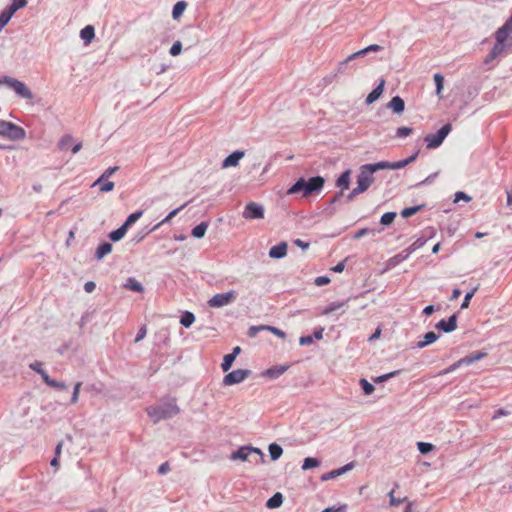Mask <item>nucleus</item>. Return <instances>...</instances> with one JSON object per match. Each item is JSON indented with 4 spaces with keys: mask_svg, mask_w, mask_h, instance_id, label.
Segmentation results:
<instances>
[{
    "mask_svg": "<svg viewBox=\"0 0 512 512\" xmlns=\"http://www.w3.org/2000/svg\"><path fill=\"white\" fill-rule=\"evenodd\" d=\"M412 132H413V129H412V128L403 126V127H399V128L396 130V136H397V137H400V138H402V137H407V136H409L410 134H412Z\"/></svg>",
    "mask_w": 512,
    "mask_h": 512,
    "instance_id": "obj_50",
    "label": "nucleus"
},
{
    "mask_svg": "<svg viewBox=\"0 0 512 512\" xmlns=\"http://www.w3.org/2000/svg\"><path fill=\"white\" fill-rule=\"evenodd\" d=\"M268 451L272 461L278 460L283 454L282 447L277 443H271L268 447Z\"/></svg>",
    "mask_w": 512,
    "mask_h": 512,
    "instance_id": "obj_28",
    "label": "nucleus"
},
{
    "mask_svg": "<svg viewBox=\"0 0 512 512\" xmlns=\"http://www.w3.org/2000/svg\"><path fill=\"white\" fill-rule=\"evenodd\" d=\"M365 169L369 170L368 172H372L373 174L379 170L390 169L389 161H380L372 164H365Z\"/></svg>",
    "mask_w": 512,
    "mask_h": 512,
    "instance_id": "obj_27",
    "label": "nucleus"
},
{
    "mask_svg": "<svg viewBox=\"0 0 512 512\" xmlns=\"http://www.w3.org/2000/svg\"><path fill=\"white\" fill-rule=\"evenodd\" d=\"M313 343V336L311 335H306V336H301L300 339H299V344L300 345H311Z\"/></svg>",
    "mask_w": 512,
    "mask_h": 512,
    "instance_id": "obj_63",
    "label": "nucleus"
},
{
    "mask_svg": "<svg viewBox=\"0 0 512 512\" xmlns=\"http://www.w3.org/2000/svg\"><path fill=\"white\" fill-rule=\"evenodd\" d=\"M146 334H147V328H146V326H145V325H143V326H142V327H140V329L138 330V333H137V335H136V337H135L134 342H135V343L140 342L141 340H143V339L145 338Z\"/></svg>",
    "mask_w": 512,
    "mask_h": 512,
    "instance_id": "obj_57",
    "label": "nucleus"
},
{
    "mask_svg": "<svg viewBox=\"0 0 512 512\" xmlns=\"http://www.w3.org/2000/svg\"><path fill=\"white\" fill-rule=\"evenodd\" d=\"M451 130V124L447 123L443 125L435 134L426 135L424 141L427 144V148L434 149L439 147L443 143L444 139L451 132Z\"/></svg>",
    "mask_w": 512,
    "mask_h": 512,
    "instance_id": "obj_7",
    "label": "nucleus"
},
{
    "mask_svg": "<svg viewBox=\"0 0 512 512\" xmlns=\"http://www.w3.org/2000/svg\"><path fill=\"white\" fill-rule=\"evenodd\" d=\"M417 446L419 452L423 455L430 453L434 449V445L428 442H418Z\"/></svg>",
    "mask_w": 512,
    "mask_h": 512,
    "instance_id": "obj_45",
    "label": "nucleus"
},
{
    "mask_svg": "<svg viewBox=\"0 0 512 512\" xmlns=\"http://www.w3.org/2000/svg\"><path fill=\"white\" fill-rule=\"evenodd\" d=\"M265 330L272 332L274 335L282 339L286 337L285 332L278 329L277 327L267 325V327H265Z\"/></svg>",
    "mask_w": 512,
    "mask_h": 512,
    "instance_id": "obj_55",
    "label": "nucleus"
},
{
    "mask_svg": "<svg viewBox=\"0 0 512 512\" xmlns=\"http://www.w3.org/2000/svg\"><path fill=\"white\" fill-rule=\"evenodd\" d=\"M388 496H389V502H390L391 506H399L400 504H402L407 499V498H396L394 496V490L390 491L388 493Z\"/></svg>",
    "mask_w": 512,
    "mask_h": 512,
    "instance_id": "obj_49",
    "label": "nucleus"
},
{
    "mask_svg": "<svg viewBox=\"0 0 512 512\" xmlns=\"http://www.w3.org/2000/svg\"><path fill=\"white\" fill-rule=\"evenodd\" d=\"M320 460L314 457H307L304 459L302 464L303 470H308L320 466Z\"/></svg>",
    "mask_w": 512,
    "mask_h": 512,
    "instance_id": "obj_36",
    "label": "nucleus"
},
{
    "mask_svg": "<svg viewBox=\"0 0 512 512\" xmlns=\"http://www.w3.org/2000/svg\"><path fill=\"white\" fill-rule=\"evenodd\" d=\"M42 362L40 361H35L33 363H31L29 365L30 369H32L33 371H35L36 373H38L41 377H42V380L44 381V383L46 384V380L49 381V379L51 378L47 372L45 370L42 369Z\"/></svg>",
    "mask_w": 512,
    "mask_h": 512,
    "instance_id": "obj_29",
    "label": "nucleus"
},
{
    "mask_svg": "<svg viewBox=\"0 0 512 512\" xmlns=\"http://www.w3.org/2000/svg\"><path fill=\"white\" fill-rule=\"evenodd\" d=\"M353 467H354V462L347 463L346 465H344V466H342V467H340L338 469H334L332 471L324 473L321 476V480L322 481H328V480L335 479L336 477L341 476L344 473L350 471Z\"/></svg>",
    "mask_w": 512,
    "mask_h": 512,
    "instance_id": "obj_15",
    "label": "nucleus"
},
{
    "mask_svg": "<svg viewBox=\"0 0 512 512\" xmlns=\"http://www.w3.org/2000/svg\"><path fill=\"white\" fill-rule=\"evenodd\" d=\"M81 385H82L81 382H77L74 385V389H73V393H72V397H71V403L72 404H75L78 401L79 391H80Z\"/></svg>",
    "mask_w": 512,
    "mask_h": 512,
    "instance_id": "obj_56",
    "label": "nucleus"
},
{
    "mask_svg": "<svg viewBox=\"0 0 512 512\" xmlns=\"http://www.w3.org/2000/svg\"><path fill=\"white\" fill-rule=\"evenodd\" d=\"M123 287L125 289L131 290L134 292H138V293H141L144 290L143 285L133 277H129L126 280V282L124 283Z\"/></svg>",
    "mask_w": 512,
    "mask_h": 512,
    "instance_id": "obj_22",
    "label": "nucleus"
},
{
    "mask_svg": "<svg viewBox=\"0 0 512 512\" xmlns=\"http://www.w3.org/2000/svg\"><path fill=\"white\" fill-rule=\"evenodd\" d=\"M142 214H143L142 211H136V212L130 214L122 225L128 229L132 224H134L142 216Z\"/></svg>",
    "mask_w": 512,
    "mask_h": 512,
    "instance_id": "obj_38",
    "label": "nucleus"
},
{
    "mask_svg": "<svg viewBox=\"0 0 512 512\" xmlns=\"http://www.w3.org/2000/svg\"><path fill=\"white\" fill-rule=\"evenodd\" d=\"M363 193L358 187H355L347 196V201H352L357 195Z\"/></svg>",
    "mask_w": 512,
    "mask_h": 512,
    "instance_id": "obj_64",
    "label": "nucleus"
},
{
    "mask_svg": "<svg viewBox=\"0 0 512 512\" xmlns=\"http://www.w3.org/2000/svg\"><path fill=\"white\" fill-rule=\"evenodd\" d=\"M439 337H440L439 334L435 333L434 331H429V332L424 334L423 340H420L416 344V347L419 348V349L425 348L426 346H428V345L434 343L435 341H437Z\"/></svg>",
    "mask_w": 512,
    "mask_h": 512,
    "instance_id": "obj_20",
    "label": "nucleus"
},
{
    "mask_svg": "<svg viewBox=\"0 0 512 512\" xmlns=\"http://www.w3.org/2000/svg\"><path fill=\"white\" fill-rule=\"evenodd\" d=\"M423 208H424V204L413 206V207H406L401 211L400 214L403 218H409V217L413 216L414 214H416L417 212H419L420 210H422Z\"/></svg>",
    "mask_w": 512,
    "mask_h": 512,
    "instance_id": "obj_33",
    "label": "nucleus"
},
{
    "mask_svg": "<svg viewBox=\"0 0 512 512\" xmlns=\"http://www.w3.org/2000/svg\"><path fill=\"white\" fill-rule=\"evenodd\" d=\"M496 43L490 53L485 57L484 63L489 64L491 61L500 56L506 48L512 46L511 34H496Z\"/></svg>",
    "mask_w": 512,
    "mask_h": 512,
    "instance_id": "obj_4",
    "label": "nucleus"
},
{
    "mask_svg": "<svg viewBox=\"0 0 512 512\" xmlns=\"http://www.w3.org/2000/svg\"><path fill=\"white\" fill-rule=\"evenodd\" d=\"M252 371L249 369H237L226 374L223 378V385L231 386L243 382L251 375Z\"/></svg>",
    "mask_w": 512,
    "mask_h": 512,
    "instance_id": "obj_10",
    "label": "nucleus"
},
{
    "mask_svg": "<svg viewBox=\"0 0 512 512\" xmlns=\"http://www.w3.org/2000/svg\"><path fill=\"white\" fill-rule=\"evenodd\" d=\"M462 365H464V363L462 362V358H461L458 361H456L455 363H453L452 365H450L449 367H447L446 369L442 370L439 373V375H446L448 373H451Z\"/></svg>",
    "mask_w": 512,
    "mask_h": 512,
    "instance_id": "obj_48",
    "label": "nucleus"
},
{
    "mask_svg": "<svg viewBox=\"0 0 512 512\" xmlns=\"http://www.w3.org/2000/svg\"><path fill=\"white\" fill-rule=\"evenodd\" d=\"M72 142H73V137L71 135H64L60 139V141L58 143V147L61 150L68 149L71 146Z\"/></svg>",
    "mask_w": 512,
    "mask_h": 512,
    "instance_id": "obj_42",
    "label": "nucleus"
},
{
    "mask_svg": "<svg viewBox=\"0 0 512 512\" xmlns=\"http://www.w3.org/2000/svg\"><path fill=\"white\" fill-rule=\"evenodd\" d=\"M183 48V44L181 41H175L173 45L171 46L169 53L171 56L175 57L178 56Z\"/></svg>",
    "mask_w": 512,
    "mask_h": 512,
    "instance_id": "obj_47",
    "label": "nucleus"
},
{
    "mask_svg": "<svg viewBox=\"0 0 512 512\" xmlns=\"http://www.w3.org/2000/svg\"><path fill=\"white\" fill-rule=\"evenodd\" d=\"M287 243L282 241L279 244L273 246L269 250V257L273 259L284 258L287 254Z\"/></svg>",
    "mask_w": 512,
    "mask_h": 512,
    "instance_id": "obj_17",
    "label": "nucleus"
},
{
    "mask_svg": "<svg viewBox=\"0 0 512 512\" xmlns=\"http://www.w3.org/2000/svg\"><path fill=\"white\" fill-rule=\"evenodd\" d=\"M316 286H324L330 283V278L327 276H319L314 280Z\"/></svg>",
    "mask_w": 512,
    "mask_h": 512,
    "instance_id": "obj_58",
    "label": "nucleus"
},
{
    "mask_svg": "<svg viewBox=\"0 0 512 512\" xmlns=\"http://www.w3.org/2000/svg\"><path fill=\"white\" fill-rule=\"evenodd\" d=\"M127 230V228L121 225L119 228L109 233L110 240L113 242L120 241L125 236Z\"/></svg>",
    "mask_w": 512,
    "mask_h": 512,
    "instance_id": "obj_32",
    "label": "nucleus"
},
{
    "mask_svg": "<svg viewBox=\"0 0 512 512\" xmlns=\"http://www.w3.org/2000/svg\"><path fill=\"white\" fill-rule=\"evenodd\" d=\"M242 215L245 219H263L264 207L261 204L249 202L246 204Z\"/></svg>",
    "mask_w": 512,
    "mask_h": 512,
    "instance_id": "obj_12",
    "label": "nucleus"
},
{
    "mask_svg": "<svg viewBox=\"0 0 512 512\" xmlns=\"http://www.w3.org/2000/svg\"><path fill=\"white\" fill-rule=\"evenodd\" d=\"M400 372H401L400 370H395V371L389 372L387 374L380 375L378 377L373 378V382L376 384L385 382L393 377H396L397 375L400 374Z\"/></svg>",
    "mask_w": 512,
    "mask_h": 512,
    "instance_id": "obj_37",
    "label": "nucleus"
},
{
    "mask_svg": "<svg viewBox=\"0 0 512 512\" xmlns=\"http://www.w3.org/2000/svg\"><path fill=\"white\" fill-rule=\"evenodd\" d=\"M27 4V0H13L11 5H9L11 8L15 9L17 11L18 9L24 7Z\"/></svg>",
    "mask_w": 512,
    "mask_h": 512,
    "instance_id": "obj_62",
    "label": "nucleus"
},
{
    "mask_svg": "<svg viewBox=\"0 0 512 512\" xmlns=\"http://www.w3.org/2000/svg\"><path fill=\"white\" fill-rule=\"evenodd\" d=\"M486 356H487L486 352L477 351V352H473V353L463 357L462 362L464 363V365H471L474 362L485 358Z\"/></svg>",
    "mask_w": 512,
    "mask_h": 512,
    "instance_id": "obj_24",
    "label": "nucleus"
},
{
    "mask_svg": "<svg viewBox=\"0 0 512 512\" xmlns=\"http://www.w3.org/2000/svg\"><path fill=\"white\" fill-rule=\"evenodd\" d=\"M195 321V316L192 312L185 311L181 317H180V324L185 327L189 328Z\"/></svg>",
    "mask_w": 512,
    "mask_h": 512,
    "instance_id": "obj_31",
    "label": "nucleus"
},
{
    "mask_svg": "<svg viewBox=\"0 0 512 512\" xmlns=\"http://www.w3.org/2000/svg\"><path fill=\"white\" fill-rule=\"evenodd\" d=\"M325 183V179L322 176H314L306 180L301 177L298 179L288 190L287 194L302 193L304 197H307L315 192H319Z\"/></svg>",
    "mask_w": 512,
    "mask_h": 512,
    "instance_id": "obj_1",
    "label": "nucleus"
},
{
    "mask_svg": "<svg viewBox=\"0 0 512 512\" xmlns=\"http://www.w3.org/2000/svg\"><path fill=\"white\" fill-rule=\"evenodd\" d=\"M350 301V298H348L347 300L345 301H342V302H333V303H330L323 311H322V314L323 315H329L331 314L332 312L344 307L348 302Z\"/></svg>",
    "mask_w": 512,
    "mask_h": 512,
    "instance_id": "obj_30",
    "label": "nucleus"
},
{
    "mask_svg": "<svg viewBox=\"0 0 512 512\" xmlns=\"http://www.w3.org/2000/svg\"><path fill=\"white\" fill-rule=\"evenodd\" d=\"M350 176H351V170L347 169L343 173L340 174V176L336 180V187L340 188L341 190L337 192L332 199L330 200V203L328 207L325 209V212L329 216H333L336 212V209L334 205L338 202H340L341 198L343 197V191L348 189L350 187Z\"/></svg>",
    "mask_w": 512,
    "mask_h": 512,
    "instance_id": "obj_3",
    "label": "nucleus"
},
{
    "mask_svg": "<svg viewBox=\"0 0 512 512\" xmlns=\"http://www.w3.org/2000/svg\"><path fill=\"white\" fill-rule=\"evenodd\" d=\"M255 453L259 455L260 462H264V454L261 451V449L256 447H250V446H242L236 451L232 452L230 459L231 460H241V461H247L249 459L250 454Z\"/></svg>",
    "mask_w": 512,
    "mask_h": 512,
    "instance_id": "obj_9",
    "label": "nucleus"
},
{
    "mask_svg": "<svg viewBox=\"0 0 512 512\" xmlns=\"http://www.w3.org/2000/svg\"><path fill=\"white\" fill-rule=\"evenodd\" d=\"M46 384L50 387H53V388H57V389H60V390H65L67 389V386L64 382H58L52 378L48 380H46Z\"/></svg>",
    "mask_w": 512,
    "mask_h": 512,
    "instance_id": "obj_51",
    "label": "nucleus"
},
{
    "mask_svg": "<svg viewBox=\"0 0 512 512\" xmlns=\"http://www.w3.org/2000/svg\"><path fill=\"white\" fill-rule=\"evenodd\" d=\"M348 64H349V62L346 59L339 62L338 66H337V73H340V74L347 73Z\"/></svg>",
    "mask_w": 512,
    "mask_h": 512,
    "instance_id": "obj_61",
    "label": "nucleus"
},
{
    "mask_svg": "<svg viewBox=\"0 0 512 512\" xmlns=\"http://www.w3.org/2000/svg\"><path fill=\"white\" fill-rule=\"evenodd\" d=\"M235 358H233L230 354H226L223 358V362L221 364V368L224 372H227L232 367Z\"/></svg>",
    "mask_w": 512,
    "mask_h": 512,
    "instance_id": "obj_43",
    "label": "nucleus"
},
{
    "mask_svg": "<svg viewBox=\"0 0 512 512\" xmlns=\"http://www.w3.org/2000/svg\"><path fill=\"white\" fill-rule=\"evenodd\" d=\"M384 86H385V80L381 79L379 84L368 94V96L366 97L365 103L367 105H370V104L374 103L375 101H377L384 91Z\"/></svg>",
    "mask_w": 512,
    "mask_h": 512,
    "instance_id": "obj_18",
    "label": "nucleus"
},
{
    "mask_svg": "<svg viewBox=\"0 0 512 512\" xmlns=\"http://www.w3.org/2000/svg\"><path fill=\"white\" fill-rule=\"evenodd\" d=\"M435 328L445 333H451L457 328V313L452 314L448 320L441 319Z\"/></svg>",
    "mask_w": 512,
    "mask_h": 512,
    "instance_id": "obj_13",
    "label": "nucleus"
},
{
    "mask_svg": "<svg viewBox=\"0 0 512 512\" xmlns=\"http://www.w3.org/2000/svg\"><path fill=\"white\" fill-rule=\"evenodd\" d=\"M359 383L365 395H371L374 392L375 388L373 384L368 382L366 379H360Z\"/></svg>",
    "mask_w": 512,
    "mask_h": 512,
    "instance_id": "obj_40",
    "label": "nucleus"
},
{
    "mask_svg": "<svg viewBox=\"0 0 512 512\" xmlns=\"http://www.w3.org/2000/svg\"><path fill=\"white\" fill-rule=\"evenodd\" d=\"M410 254H411L410 251L408 249H405L401 253L392 257L389 261L391 264L396 265V264L400 263L401 261L407 259Z\"/></svg>",
    "mask_w": 512,
    "mask_h": 512,
    "instance_id": "obj_39",
    "label": "nucleus"
},
{
    "mask_svg": "<svg viewBox=\"0 0 512 512\" xmlns=\"http://www.w3.org/2000/svg\"><path fill=\"white\" fill-rule=\"evenodd\" d=\"M478 290V286L474 287L471 291L467 292L464 296V300L461 304V309H466L469 307L470 300L474 296L475 292Z\"/></svg>",
    "mask_w": 512,
    "mask_h": 512,
    "instance_id": "obj_46",
    "label": "nucleus"
},
{
    "mask_svg": "<svg viewBox=\"0 0 512 512\" xmlns=\"http://www.w3.org/2000/svg\"><path fill=\"white\" fill-rule=\"evenodd\" d=\"M99 185H101L99 190H100V192H103V193L110 192L114 188V183L111 181H106L105 183H100Z\"/></svg>",
    "mask_w": 512,
    "mask_h": 512,
    "instance_id": "obj_59",
    "label": "nucleus"
},
{
    "mask_svg": "<svg viewBox=\"0 0 512 512\" xmlns=\"http://www.w3.org/2000/svg\"><path fill=\"white\" fill-rule=\"evenodd\" d=\"M147 414L154 423L161 420L170 419L180 412L175 399H170L158 405L150 406L146 409Z\"/></svg>",
    "mask_w": 512,
    "mask_h": 512,
    "instance_id": "obj_2",
    "label": "nucleus"
},
{
    "mask_svg": "<svg viewBox=\"0 0 512 512\" xmlns=\"http://www.w3.org/2000/svg\"><path fill=\"white\" fill-rule=\"evenodd\" d=\"M118 170L117 166L107 168L103 174L92 184V187L99 185Z\"/></svg>",
    "mask_w": 512,
    "mask_h": 512,
    "instance_id": "obj_34",
    "label": "nucleus"
},
{
    "mask_svg": "<svg viewBox=\"0 0 512 512\" xmlns=\"http://www.w3.org/2000/svg\"><path fill=\"white\" fill-rule=\"evenodd\" d=\"M434 81L436 85V94L441 97V91L443 89L444 77L440 73L434 75Z\"/></svg>",
    "mask_w": 512,
    "mask_h": 512,
    "instance_id": "obj_44",
    "label": "nucleus"
},
{
    "mask_svg": "<svg viewBox=\"0 0 512 512\" xmlns=\"http://www.w3.org/2000/svg\"><path fill=\"white\" fill-rule=\"evenodd\" d=\"M0 136L12 141H19L26 137V132L18 125L0 119Z\"/></svg>",
    "mask_w": 512,
    "mask_h": 512,
    "instance_id": "obj_5",
    "label": "nucleus"
},
{
    "mask_svg": "<svg viewBox=\"0 0 512 512\" xmlns=\"http://www.w3.org/2000/svg\"><path fill=\"white\" fill-rule=\"evenodd\" d=\"M112 251V244L109 242L101 243L95 252V258L97 260L103 259L106 255H108Z\"/></svg>",
    "mask_w": 512,
    "mask_h": 512,
    "instance_id": "obj_21",
    "label": "nucleus"
},
{
    "mask_svg": "<svg viewBox=\"0 0 512 512\" xmlns=\"http://www.w3.org/2000/svg\"><path fill=\"white\" fill-rule=\"evenodd\" d=\"M283 503V495L280 492H276L273 496H271L267 502L266 507L269 509H275L282 505Z\"/></svg>",
    "mask_w": 512,
    "mask_h": 512,
    "instance_id": "obj_25",
    "label": "nucleus"
},
{
    "mask_svg": "<svg viewBox=\"0 0 512 512\" xmlns=\"http://www.w3.org/2000/svg\"><path fill=\"white\" fill-rule=\"evenodd\" d=\"M460 200H463L465 202H469V201H471V197L468 194H466V193H464L462 191H458V192L455 193L454 202L457 203Z\"/></svg>",
    "mask_w": 512,
    "mask_h": 512,
    "instance_id": "obj_53",
    "label": "nucleus"
},
{
    "mask_svg": "<svg viewBox=\"0 0 512 512\" xmlns=\"http://www.w3.org/2000/svg\"><path fill=\"white\" fill-rule=\"evenodd\" d=\"M425 243H426V240L424 238H418L415 242H413L410 245L408 250L410 251V253H412L413 251H415V250L419 249L420 247H422Z\"/></svg>",
    "mask_w": 512,
    "mask_h": 512,
    "instance_id": "obj_52",
    "label": "nucleus"
},
{
    "mask_svg": "<svg viewBox=\"0 0 512 512\" xmlns=\"http://www.w3.org/2000/svg\"><path fill=\"white\" fill-rule=\"evenodd\" d=\"M0 84H5L9 88L13 89L15 93L27 100H32L34 98L31 90L21 81L12 78L10 76H2L0 77Z\"/></svg>",
    "mask_w": 512,
    "mask_h": 512,
    "instance_id": "obj_6",
    "label": "nucleus"
},
{
    "mask_svg": "<svg viewBox=\"0 0 512 512\" xmlns=\"http://www.w3.org/2000/svg\"><path fill=\"white\" fill-rule=\"evenodd\" d=\"M208 226H209V224L206 221L199 223L192 229L191 235L197 239L203 238L205 236Z\"/></svg>",
    "mask_w": 512,
    "mask_h": 512,
    "instance_id": "obj_26",
    "label": "nucleus"
},
{
    "mask_svg": "<svg viewBox=\"0 0 512 512\" xmlns=\"http://www.w3.org/2000/svg\"><path fill=\"white\" fill-rule=\"evenodd\" d=\"M267 325L251 326L248 330L249 337H255L259 331L265 330Z\"/></svg>",
    "mask_w": 512,
    "mask_h": 512,
    "instance_id": "obj_54",
    "label": "nucleus"
},
{
    "mask_svg": "<svg viewBox=\"0 0 512 512\" xmlns=\"http://www.w3.org/2000/svg\"><path fill=\"white\" fill-rule=\"evenodd\" d=\"M236 299V292L230 290L226 293L215 294L208 300V305L212 308H220L229 305Z\"/></svg>",
    "mask_w": 512,
    "mask_h": 512,
    "instance_id": "obj_8",
    "label": "nucleus"
},
{
    "mask_svg": "<svg viewBox=\"0 0 512 512\" xmlns=\"http://www.w3.org/2000/svg\"><path fill=\"white\" fill-rule=\"evenodd\" d=\"M15 9L11 8L10 6H7L1 13H0V31L6 26V24L10 21L13 14L15 13Z\"/></svg>",
    "mask_w": 512,
    "mask_h": 512,
    "instance_id": "obj_23",
    "label": "nucleus"
},
{
    "mask_svg": "<svg viewBox=\"0 0 512 512\" xmlns=\"http://www.w3.org/2000/svg\"><path fill=\"white\" fill-rule=\"evenodd\" d=\"M387 107L395 114H401L405 109V102L400 96H394L387 104Z\"/></svg>",
    "mask_w": 512,
    "mask_h": 512,
    "instance_id": "obj_19",
    "label": "nucleus"
},
{
    "mask_svg": "<svg viewBox=\"0 0 512 512\" xmlns=\"http://www.w3.org/2000/svg\"><path fill=\"white\" fill-rule=\"evenodd\" d=\"M368 171L365 169L364 164L360 167L359 174L357 175V187L362 192H365L375 180L373 173Z\"/></svg>",
    "mask_w": 512,
    "mask_h": 512,
    "instance_id": "obj_11",
    "label": "nucleus"
},
{
    "mask_svg": "<svg viewBox=\"0 0 512 512\" xmlns=\"http://www.w3.org/2000/svg\"><path fill=\"white\" fill-rule=\"evenodd\" d=\"M289 365H276L272 366L261 373V376L268 379H277L283 375L288 369Z\"/></svg>",
    "mask_w": 512,
    "mask_h": 512,
    "instance_id": "obj_14",
    "label": "nucleus"
},
{
    "mask_svg": "<svg viewBox=\"0 0 512 512\" xmlns=\"http://www.w3.org/2000/svg\"><path fill=\"white\" fill-rule=\"evenodd\" d=\"M187 7V4L186 2L184 1H178L174 6H173V10H172V16L174 19H177L179 18L184 10L186 9Z\"/></svg>",
    "mask_w": 512,
    "mask_h": 512,
    "instance_id": "obj_35",
    "label": "nucleus"
},
{
    "mask_svg": "<svg viewBox=\"0 0 512 512\" xmlns=\"http://www.w3.org/2000/svg\"><path fill=\"white\" fill-rule=\"evenodd\" d=\"M396 218L395 212H386L381 216L380 223L384 226H388L393 223Z\"/></svg>",
    "mask_w": 512,
    "mask_h": 512,
    "instance_id": "obj_41",
    "label": "nucleus"
},
{
    "mask_svg": "<svg viewBox=\"0 0 512 512\" xmlns=\"http://www.w3.org/2000/svg\"><path fill=\"white\" fill-rule=\"evenodd\" d=\"M245 152L242 150H236L228 155L222 162V168L236 167L239 161L244 157Z\"/></svg>",
    "mask_w": 512,
    "mask_h": 512,
    "instance_id": "obj_16",
    "label": "nucleus"
},
{
    "mask_svg": "<svg viewBox=\"0 0 512 512\" xmlns=\"http://www.w3.org/2000/svg\"><path fill=\"white\" fill-rule=\"evenodd\" d=\"M406 166H407V163H406L405 159L400 160V161H396V162H390V169L391 170L401 169V168H404Z\"/></svg>",
    "mask_w": 512,
    "mask_h": 512,
    "instance_id": "obj_60",
    "label": "nucleus"
}]
</instances>
